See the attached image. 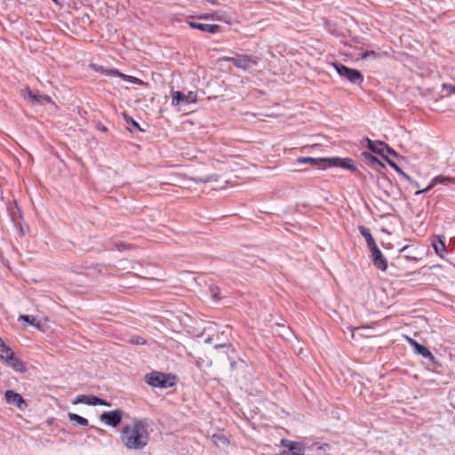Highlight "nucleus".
Here are the masks:
<instances>
[{
    "label": "nucleus",
    "mask_w": 455,
    "mask_h": 455,
    "mask_svg": "<svg viewBox=\"0 0 455 455\" xmlns=\"http://www.w3.org/2000/svg\"><path fill=\"white\" fill-rule=\"evenodd\" d=\"M150 425L147 419L133 418L123 427L120 440L127 450L141 451L149 442Z\"/></svg>",
    "instance_id": "f257e3e1"
},
{
    "label": "nucleus",
    "mask_w": 455,
    "mask_h": 455,
    "mask_svg": "<svg viewBox=\"0 0 455 455\" xmlns=\"http://www.w3.org/2000/svg\"><path fill=\"white\" fill-rule=\"evenodd\" d=\"M175 378L159 371H152L145 375V381L151 387L167 388L175 385Z\"/></svg>",
    "instance_id": "f03ea898"
},
{
    "label": "nucleus",
    "mask_w": 455,
    "mask_h": 455,
    "mask_svg": "<svg viewBox=\"0 0 455 455\" xmlns=\"http://www.w3.org/2000/svg\"><path fill=\"white\" fill-rule=\"evenodd\" d=\"M222 60L232 62L236 68L249 70L255 67L259 62V58L245 54H237L235 57H223Z\"/></svg>",
    "instance_id": "7ed1b4c3"
},
{
    "label": "nucleus",
    "mask_w": 455,
    "mask_h": 455,
    "mask_svg": "<svg viewBox=\"0 0 455 455\" xmlns=\"http://www.w3.org/2000/svg\"><path fill=\"white\" fill-rule=\"evenodd\" d=\"M333 67L340 76L346 78L350 83L361 84L363 82V76L360 71L349 68L341 63H333Z\"/></svg>",
    "instance_id": "20e7f679"
},
{
    "label": "nucleus",
    "mask_w": 455,
    "mask_h": 455,
    "mask_svg": "<svg viewBox=\"0 0 455 455\" xmlns=\"http://www.w3.org/2000/svg\"><path fill=\"white\" fill-rule=\"evenodd\" d=\"M197 100V93L196 92H189L188 94H185L180 91H176L172 92V106H179L180 104L188 105L190 103H195Z\"/></svg>",
    "instance_id": "39448f33"
},
{
    "label": "nucleus",
    "mask_w": 455,
    "mask_h": 455,
    "mask_svg": "<svg viewBox=\"0 0 455 455\" xmlns=\"http://www.w3.org/2000/svg\"><path fill=\"white\" fill-rule=\"evenodd\" d=\"M123 414L124 411L122 410L104 411L100 414V419L107 426L116 427L121 423Z\"/></svg>",
    "instance_id": "423d86ee"
},
{
    "label": "nucleus",
    "mask_w": 455,
    "mask_h": 455,
    "mask_svg": "<svg viewBox=\"0 0 455 455\" xmlns=\"http://www.w3.org/2000/svg\"><path fill=\"white\" fill-rule=\"evenodd\" d=\"M404 338H405L406 341L410 344V346L411 347H413L414 352L416 354L422 355L424 358L427 359L429 362H431L434 364L437 363L435 357L428 350L427 347H426L423 345H420L415 339H413L412 338H411L407 335H405Z\"/></svg>",
    "instance_id": "0eeeda50"
},
{
    "label": "nucleus",
    "mask_w": 455,
    "mask_h": 455,
    "mask_svg": "<svg viewBox=\"0 0 455 455\" xmlns=\"http://www.w3.org/2000/svg\"><path fill=\"white\" fill-rule=\"evenodd\" d=\"M370 251L374 266L381 271H386L387 268V260L379 249L378 245L370 248Z\"/></svg>",
    "instance_id": "6e6552de"
},
{
    "label": "nucleus",
    "mask_w": 455,
    "mask_h": 455,
    "mask_svg": "<svg viewBox=\"0 0 455 455\" xmlns=\"http://www.w3.org/2000/svg\"><path fill=\"white\" fill-rule=\"evenodd\" d=\"M84 403L87 405H104V406H110V403L106 402L105 400H102L95 395H80L76 397V400L75 401V403Z\"/></svg>",
    "instance_id": "1a4fd4ad"
},
{
    "label": "nucleus",
    "mask_w": 455,
    "mask_h": 455,
    "mask_svg": "<svg viewBox=\"0 0 455 455\" xmlns=\"http://www.w3.org/2000/svg\"><path fill=\"white\" fill-rule=\"evenodd\" d=\"M327 164L329 163L330 165L341 167L343 169L355 171V162L350 158H339V157H332V158H327Z\"/></svg>",
    "instance_id": "9d476101"
},
{
    "label": "nucleus",
    "mask_w": 455,
    "mask_h": 455,
    "mask_svg": "<svg viewBox=\"0 0 455 455\" xmlns=\"http://www.w3.org/2000/svg\"><path fill=\"white\" fill-rule=\"evenodd\" d=\"M454 182H455L454 178L439 175V176H436L434 179H432L429 185L426 188H424L422 190H418L415 193V195H420V194L426 193V192L429 191L431 188H433L437 184L446 185L448 183H454Z\"/></svg>",
    "instance_id": "9b49d317"
},
{
    "label": "nucleus",
    "mask_w": 455,
    "mask_h": 455,
    "mask_svg": "<svg viewBox=\"0 0 455 455\" xmlns=\"http://www.w3.org/2000/svg\"><path fill=\"white\" fill-rule=\"evenodd\" d=\"M327 158H314V157H299L297 159L298 164H310L315 166L318 169H325L327 164Z\"/></svg>",
    "instance_id": "f8f14e48"
},
{
    "label": "nucleus",
    "mask_w": 455,
    "mask_h": 455,
    "mask_svg": "<svg viewBox=\"0 0 455 455\" xmlns=\"http://www.w3.org/2000/svg\"><path fill=\"white\" fill-rule=\"evenodd\" d=\"M362 157L366 164H368L369 166H371V168L378 172H380L382 169L385 168L384 164L371 153L363 152L362 154Z\"/></svg>",
    "instance_id": "ddd939ff"
},
{
    "label": "nucleus",
    "mask_w": 455,
    "mask_h": 455,
    "mask_svg": "<svg viewBox=\"0 0 455 455\" xmlns=\"http://www.w3.org/2000/svg\"><path fill=\"white\" fill-rule=\"evenodd\" d=\"M24 92L27 93L28 98L32 102H34V103L44 105L45 103H51L52 102V99L48 95L40 94V93H35L34 92H32L28 88H26Z\"/></svg>",
    "instance_id": "4468645a"
},
{
    "label": "nucleus",
    "mask_w": 455,
    "mask_h": 455,
    "mask_svg": "<svg viewBox=\"0 0 455 455\" xmlns=\"http://www.w3.org/2000/svg\"><path fill=\"white\" fill-rule=\"evenodd\" d=\"M368 148L381 156H385V148H387V144L380 140H371L367 139Z\"/></svg>",
    "instance_id": "2eb2a0df"
},
{
    "label": "nucleus",
    "mask_w": 455,
    "mask_h": 455,
    "mask_svg": "<svg viewBox=\"0 0 455 455\" xmlns=\"http://www.w3.org/2000/svg\"><path fill=\"white\" fill-rule=\"evenodd\" d=\"M189 25L193 28L199 29L204 32H208L211 34H216L220 31V27L217 24H204L198 22H189Z\"/></svg>",
    "instance_id": "dca6fc26"
},
{
    "label": "nucleus",
    "mask_w": 455,
    "mask_h": 455,
    "mask_svg": "<svg viewBox=\"0 0 455 455\" xmlns=\"http://www.w3.org/2000/svg\"><path fill=\"white\" fill-rule=\"evenodd\" d=\"M282 443L291 451L290 455H305V448L303 443L284 440Z\"/></svg>",
    "instance_id": "f3484780"
},
{
    "label": "nucleus",
    "mask_w": 455,
    "mask_h": 455,
    "mask_svg": "<svg viewBox=\"0 0 455 455\" xmlns=\"http://www.w3.org/2000/svg\"><path fill=\"white\" fill-rule=\"evenodd\" d=\"M14 354L10 347H8L4 340L0 338V360L3 363H9L13 359Z\"/></svg>",
    "instance_id": "a211bd4d"
},
{
    "label": "nucleus",
    "mask_w": 455,
    "mask_h": 455,
    "mask_svg": "<svg viewBox=\"0 0 455 455\" xmlns=\"http://www.w3.org/2000/svg\"><path fill=\"white\" fill-rule=\"evenodd\" d=\"M5 399L9 403L15 404L18 407H20L21 404L24 403L22 396L12 390H7L5 392Z\"/></svg>",
    "instance_id": "6ab92c4d"
},
{
    "label": "nucleus",
    "mask_w": 455,
    "mask_h": 455,
    "mask_svg": "<svg viewBox=\"0 0 455 455\" xmlns=\"http://www.w3.org/2000/svg\"><path fill=\"white\" fill-rule=\"evenodd\" d=\"M19 321H24L38 330L42 328L41 321L34 315H20L19 316Z\"/></svg>",
    "instance_id": "aec40b11"
},
{
    "label": "nucleus",
    "mask_w": 455,
    "mask_h": 455,
    "mask_svg": "<svg viewBox=\"0 0 455 455\" xmlns=\"http://www.w3.org/2000/svg\"><path fill=\"white\" fill-rule=\"evenodd\" d=\"M358 229L362 236L365 238L369 248L377 245L374 238L372 237L370 230L367 228H365L364 226H360Z\"/></svg>",
    "instance_id": "412c9836"
},
{
    "label": "nucleus",
    "mask_w": 455,
    "mask_h": 455,
    "mask_svg": "<svg viewBox=\"0 0 455 455\" xmlns=\"http://www.w3.org/2000/svg\"><path fill=\"white\" fill-rule=\"evenodd\" d=\"M432 246L435 250V252L438 256H440L441 258L443 259V257H444L443 254L446 251V247H445L444 242L440 237H438L436 241L435 240L432 243Z\"/></svg>",
    "instance_id": "4be33fe9"
},
{
    "label": "nucleus",
    "mask_w": 455,
    "mask_h": 455,
    "mask_svg": "<svg viewBox=\"0 0 455 455\" xmlns=\"http://www.w3.org/2000/svg\"><path fill=\"white\" fill-rule=\"evenodd\" d=\"M7 364H9L14 371L18 372H25L27 371L24 363L14 356L13 359H11L9 363H7Z\"/></svg>",
    "instance_id": "5701e85b"
},
{
    "label": "nucleus",
    "mask_w": 455,
    "mask_h": 455,
    "mask_svg": "<svg viewBox=\"0 0 455 455\" xmlns=\"http://www.w3.org/2000/svg\"><path fill=\"white\" fill-rule=\"evenodd\" d=\"M68 419L70 421H73V422H76V424L80 425V426H88V420L80 416V415H77L76 413H72V412H69L68 413Z\"/></svg>",
    "instance_id": "b1692460"
},
{
    "label": "nucleus",
    "mask_w": 455,
    "mask_h": 455,
    "mask_svg": "<svg viewBox=\"0 0 455 455\" xmlns=\"http://www.w3.org/2000/svg\"><path fill=\"white\" fill-rule=\"evenodd\" d=\"M218 175L216 174H212V175H208V176H205V177H202V178H197L196 179V180L197 182H202V183H207V182H212V181H217L218 180Z\"/></svg>",
    "instance_id": "393cba45"
},
{
    "label": "nucleus",
    "mask_w": 455,
    "mask_h": 455,
    "mask_svg": "<svg viewBox=\"0 0 455 455\" xmlns=\"http://www.w3.org/2000/svg\"><path fill=\"white\" fill-rule=\"evenodd\" d=\"M119 77L123 78L125 81L132 83V84H142V81L140 80L139 78L134 77V76H128V75H125V74H123V73L120 74Z\"/></svg>",
    "instance_id": "a878e982"
},
{
    "label": "nucleus",
    "mask_w": 455,
    "mask_h": 455,
    "mask_svg": "<svg viewBox=\"0 0 455 455\" xmlns=\"http://www.w3.org/2000/svg\"><path fill=\"white\" fill-rule=\"evenodd\" d=\"M210 292H211V296L212 297L213 299L219 300L220 299L219 287H217V286H211L210 287Z\"/></svg>",
    "instance_id": "bb28decb"
},
{
    "label": "nucleus",
    "mask_w": 455,
    "mask_h": 455,
    "mask_svg": "<svg viewBox=\"0 0 455 455\" xmlns=\"http://www.w3.org/2000/svg\"><path fill=\"white\" fill-rule=\"evenodd\" d=\"M131 343L136 344V345H144L146 343V340L142 337L138 336V337L131 339Z\"/></svg>",
    "instance_id": "cd10ccee"
},
{
    "label": "nucleus",
    "mask_w": 455,
    "mask_h": 455,
    "mask_svg": "<svg viewBox=\"0 0 455 455\" xmlns=\"http://www.w3.org/2000/svg\"><path fill=\"white\" fill-rule=\"evenodd\" d=\"M104 74L110 76H120L121 73L117 69L111 68L106 69Z\"/></svg>",
    "instance_id": "c85d7f7f"
},
{
    "label": "nucleus",
    "mask_w": 455,
    "mask_h": 455,
    "mask_svg": "<svg viewBox=\"0 0 455 455\" xmlns=\"http://www.w3.org/2000/svg\"><path fill=\"white\" fill-rule=\"evenodd\" d=\"M386 160L387 161L388 164L398 173V174H401L403 173V170L394 162L388 160L387 157H386Z\"/></svg>",
    "instance_id": "c756f323"
},
{
    "label": "nucleus",
    "mask_w": 455,
    "mask_h": 455,
    "mask_svg": "<svg viewBox=\"0 0 455 455\" xmlns=\"http://www.w3.org/2000/svg\"><path fill=\"white\" fill-rule=\"evenodd\" d=\"M213 439H214L215 443H217L218 441H220V443H222L224 444L228 443L227 438L225 436H222V435H213Z\"/></svg>",
    "instance_id": "7c9ffc66"
},
{
    "label": "nucleus",
    "mask_w": 455,
    "mask_h": 455,
    "mask_svg": "<svg viewBox=\"0 0 455 455\" xmlns=\"http://www.w3.org/2000/svg\"><path fill=\"white\" fill-rule=\"evenodd\" d=\"M377 53L374 52V51H366L364 52L363 54H362V57L363 59H367L369 57H371V56H376Z\"/></svg>",
    "instance_id": "2f4dec72"
},
{
    "label": "nucleus",
    "mask_w": 455,
    "mask_h": 455,
    "mask_svg": "<svg viewBox=\"0 0 455 455\" xmlns=\"http://www.w3.org/2000/svg\"><path fill=\"white\" fill-rule=\"evenodd\" d=\"M400 175H401L403 179H405L406 180H408L409 182H411V183L413 182V183H414V181L411 180V178L407 173H405L403 171V173H401ZM415 186H416V187H419L417 182H415Z\"/></svg>",
    "instance_id": "473e14b6"
},
{
    "label": "nucleus",
    "mask_w": 455,
    "mask_h": 455,
    "mask_svg": "<svg viewBox=\"0 0 455 455\" xmlns=\"http://www.w3.org/2000/svg\"><path fill=\"white\" fill-rule=\"evenodd\" d=\"M443 88L446 89L450 93L455 94V86L451 84H443Z\"/></svg>",
    "instance_id": "72a5a7b5"
},
{
    "label": "nucleus",
    "mask_w": 455,
    "mask_h": 455,
    "mask_svg": "<svg viewBox=\"0 0 455 455\" xmlns=\"http://www.w3.org/2000/svg\"><path fill=\"white\" fill-rule=\"evenodd\" d=\"M388 154L394 156H397L396 152L387 145V148H385V154Z\"/></svg>",
    "instance_id": "f704fd0d"
},
{
    "label": "nucleus",
    "mask_w": 455,
    "mask_h": 455,
    "mask_svg": "<svg viewBox=\"0 0 455 455\" xmlns=\"http://www.w3.org/2000/svg\"><path fill=\"white\" fill-rule=\"evenodd\" d=\"M93 68L96 71H99V72H101V73H105V68L102 67V66H96V65H93Z\"/></svg>",
    "instance_id": "c9c22d12"
},
{
    "label": "nucleus",
    "mask_w": 455,
    "mask_h": 455,
    "mask_svg": "<svg viewBox=\"0 0 455 455\" xmlns=\"http://www.w3.org/2000/svg\"><path fill=\"white\" fill-rule=\"evenodd\" d=\"M131 124H132V126L133 128H135V129H139L140 131H141V129L140 128V125H139V124H138V123H137V122H135L134 120H132V119L131 120Z\"/></svg>",
    "instance_id": "e433bc0d"
},
{
    "label": "nucleus",
    "mask_w": 455,
    "mask_h": 455,
    "mask_svg": "<svg viewBox=\"0 0 455 455\" xmlns=\"http://www.w3.org/2000/svg\"><path fill=\"white\" fill-rule=\"evenodd\" d=\"M327 448H328L327 444H323V445L319 446L317 449L319 451H325Z\"/></svg>",
    "instance_id": "4c0bfd02"
},
{
    "label": "nucleus",
    "mask_w": 455,
    "mask_h": 455,
    "mask_svg": "<svg viewBox=\"0 0 455 455\" xmlns=\"http://www.w3.org/2000/svg\"><path fill=\"white\" fill-rule=\"evenodd\" d=\"M223 347H225V345H224V344H222V345H216V346H215V347H216V348Z\"/></svg>",
    "instance_id": "58836bf2"
},
{
    "label": "nucleus",
    "mask_w": 455,
    "mask_h": 455,
    "mask_svg": "<svg viewBox=\"0 0 455 455\" xmlns=\"http://www.w3.org/2000/svg\"><path fill=\"white\" fill-rule=\"evenodd\" d=\"M208 2L212 3V4H215L214 0H207Z\"/></svg>",
    "instance_id": "ea45409f"
}]
</instances>
